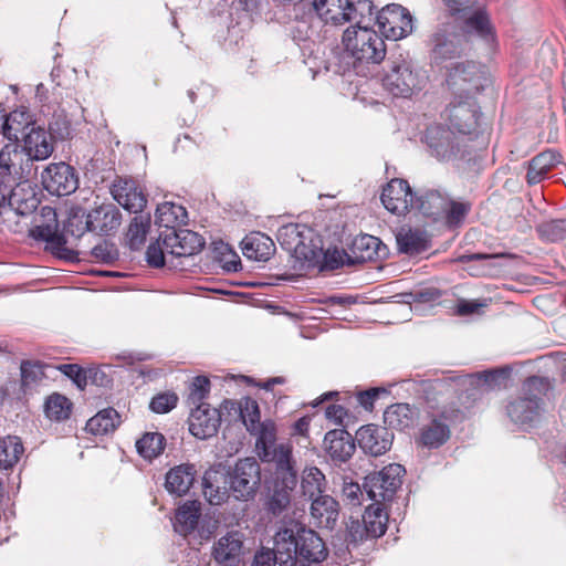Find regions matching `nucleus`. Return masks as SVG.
Returning a JSON list of instances; mask_svg holds the SVG:
<instances>
[{"mask_svg":"<svg viewBox=\"0 0 566 566\" xmlns=\"http://www.w3.org/2000/svg\"><path fill=\"white\" fill-rule=\"evenodd\" d=\"M22 143L27 156L36 161L48 159L54 150L52 136L36 125L23 135Z\"/></svg>","mask_w":566,"mask_h":566,"instance_id":"obj_20","label":"nucleus"},{"mask_svg":"<svg viewBox=\"0 0 566 566\" xmlns=\"http://www.w3.org/2000/svg\"><path fill=\"white\" fill-rule=\"evenodd\" d=\"M495 255L492 254H482V253H474V254H464L459 258H457L454 261L460 263H467L472 261H489L491 259H494Z\"/></svg>","mask_w":566,"mask_h":566,"instance_id":"obj_61","label":"nucleus"},{"mask_svg":"<svg viewBox=\"0 0 566 566\" xmlns=\"http://www.w3.org/2000/svg\"><path fill=\"white\" fill-rule=\"evenodd\" d=\"M241 250L245 258L265 262L273 255L275 244L269 235L262 232H252L242 240Z\"/></svg>","mask_w":566,"mask_h":566,"instance_id":"obj_22","label":"nucleus"},{"mask_svg":"<svg viewBox=\"0 0 566 566\" xmlns=\"http://www.w3.org/2000/svg\"><path fill=\"white\" fill-rule=\"evenodd\" d=\"M95 224L93 223V213H85L83 210H76L70 214L65 226L64 233L75 239H80L87 231H95Z\"/></svg>","mask_w":566,"mask_h":566,"instance_id":"obj_40","label":"nucleus"},{"mask_svg":"<svg viewBox=\"0 0 566 566\" xmlns=\"http://www.w3.org/2000/svg\"><path fill=\"white\" fill-rule=\"evenodd\" d=\"M150 229V216H136L128 228L127 239L132 249H138L146 240Z\"/></svg>","mask_w":566,"mask_h":566,"instance_id":"obj_46","label":"nucleus"},{"mask_svg":"<svg viewBox=\"0 0 566 566\" xmlns=\"http://www.w3.org/2000/svg\"><path fill=\"white\" fill-rule=\"evenodd\" d=\"M165 437L159 432H146L136 441V450L145 460L151 461L163 453Z\"/></svg>","mask_w":566,"mask_h":566,"instance_id":"obj_41","label":"nucleus"},{"mask_svg":"<svg viewBox=\"0 0 566 566\" xmlns=\"http://www.w3.org/2000/svg\"><path fill=\"white\" fill-rule=\"evenodd\" d=\"M177 402L178 396L175 392H160L150 400L149 408L155 413H167L177 406Z\"/></svg>","mask_w":566,"mask_h":566,"instance_id":"obj_52","label":"nucleus"},{"mask_svg":"<svg viewBox=\"0 0 566 566\" xmlns=\"http://www.w3.org/2000/svg\"><path fill=\"white\" fill-rule=\"evenodd\" d=\"M381 33L391 40H400L412 32L413 24L409 11L400 4H388L377 14Z\"/></svg>","mask_w":566,"mask_h":566,"instance_id":"obj_9","label":"nucleus"},{"mask_svg":"<svg viewBox=\"0 0 566 566\" xmlns=\"http://www.w3.org/2000/svg\"><path fill=\"white\" fill-rule=\"evenodd\" d=\"M21 160L18 143L10 140L0 150V176L3 178L18 176Z\"/></svg>","mask_w":566,"mask_h":566,"instance_id":"obj_38","label":"nucleus"},{"mask_svg":"<svg viewBox=\"0 0 566 566\" xmlns=\"http://www.w3.org/2000/svg\"><path fill=\"white\" fill-rule=\"evenodd\" d=\"M310 513L317 527L332 530L338 520L339 504L329 495H318L312 500Z\"/></svg>","mask_w":566,"mask_h":566,"instance_id":"obj_21","label":"nucleus"},{"mask_svg":"<svg viewBox=\"0 0 566 566\" xmlns=\"http://www.w3.org/2000/svg\"><path fill=\"white\" fill-rule=\"evenodd\" d=\"M32 126H35L33 115L25 107H20L7 115L2 134L9 140L18 143L19 135L29 132Z\"/></svg>","mask_w":566,"mask_h":566,"instance_id":"obj_25","label":"nucleus"},{"mask_svg":"<svg viewBox=\"0 0 566 566\" xmlns=\"http://www.w3.org/2000/svg\"><path fill=\"white\" fill-rule=\"evenodd\" d=\"M216 251L218 253V260L222 263L223 269L232 272L239 270L241 265L240 258L228 244L220 243V245L216 247Z\"/></svg>","mask_w":566,"mask_h":566,"instance_id":"obj_53","label":"nucleus"},{"mask_svg":"<svg viewBox=\"0 0 566 566\" xmlns=\"http://www.w3.org/2000/svg\"><path fill=\"white\" fill-rule=\"evenodd\" d=\"M313 9L325 23L342 25L371 14L373 4L369 0H314Z\"/></svg>","mask_w":566,"mask_h":566,"instance_id":"obj_4","label":"nucleus"},{"mask_svg":"<svg viewBox=\"0 0 566 566\" xmlns=\"http://www.w3.org/2000/svg\"><path fill=\"white\" fill-rule=\"evenodd\" d=\"M202 494L210 505L227 503L232 495L228 473L221 465L208 469L202 476Z\"/></svg>","mask_w":566,"mask_h":566,"instance_id":"obj_12","label":"nucleus"},{"mask_svg":"<svg viewBox=\"0 0 566 566\" xmlns=\"http://www.w3.org/2000/svg\"><path fill=\"white\" fill-rule=\"evenodd\" d=\"M325 486L326 479L319 469L311 467L303 471L301 488L305 495L313 500L318 495H323Z\"/></svg>","mask_w":566,"mask_h":566,"instance_id":"obj_42","label":"nucleus"},{"mask_svg":"<svg viewBox=\"0 0 566 566\" xmlns=\"http://www.w3.org/2000/svg\"><path fill=\"white\" fill-rule=\"evenodd\" d=\"M417 411L408 403H395L384 412V422L392 429L405 430L415 424Z\"/></svg>","mask_w":566,"mask_h":566,"instance_id":"obj_30","label":"nucleus"},{"mask_svg":"<svg viewBox=\"0 0 566 566\" xmlns=\"http://www.w3.org/2000/svg\"><path fill=\"white\" fill-rule=\"evenodd\" d=\"M201 516V503L197 500L184 502L176 511L175 531L188 535L192 533L199 523Z\"/></svg>","mask_w":566,"mask_h":566,"instance_id":"obj_27","label":"nucleus"},{"mask_svg":"<svg viewBox=\"0 0 566 566\" xmlns=\"http://www.w3.org/2000/svg\"><path fill=\"white\" fill-rule=\"evenodd\" d=\"M292 449L293 448L290 442L274 443L273 447H270L265 451H260L259 458L263 462H274L277 469L290 473L292 482L294 483L295 472Z\"/></svg>","mask_w":566,"mask_h":566,"instance_id":"obj_28","label":"nucleus"},{"mask_svg":"<svg viewBox=\"0 0 566 566\" xmlns=\"http://www.w3.org/2000/svg\"><path fill=\"white\" fill-rule=\"evenodd\" d=\"M38 207V199L31 186L21 184L14 187L9 197L0 189V224L17 231L21 217L32 213Z\"/></svg>","mask_w":566,"mask_h":566,"instance_id":"obj_3","label":"nucleus"},{"mask_svg":"<svg viewBox=\"0 0 566 566\" xmlns=\"http://www.w3.org/2000/svg\"><path fill=\"white\" fill-rule=\"evenodd\" d=\"M42 222L30 229V235L39 241H44L48 248L54 251L64 249L67 240L65 234L59 232V221L53 208L45 206L41 208Z\"/></svg>","mask_w":566,"mask_h":566,"instance_id":"obj_14","label":"nucleus"},{"mask_svg":"<svg viewBox=\"0 0 566 566\" xmlns=\"http://www.w3.org/2000/svg\"><path fill=\"white\" fill-rule=\"evenodd\" d=\"M558 163L559 156L555 151L547 150L538 154L528 164L527 182L530 185L538 184Z\"/></svg>","mask_w":566,"mask_h":566,"instance_id":"obj_33","label":"nucleus"},{"mask_svg":"<svg viewBox=\"0 0 566 566\" xmlns=\"http://www.w3.org/2000/svg\"><path fill=\"white\" fill-rule=\"evenodd\" d=\"M377 396L378 389H370L359 394L358 400L366 409H371Z\"/></svg>","mask_w":566,"mask_h":566,"instance_id":"obj_60","label":"nucleus"},{"mask_svg":"<svg viewBox=\"0 0 566 566\" xmlns=\"http://www.w3.org/2000/svg\"><path fill=\"white\" fill-rule=\"evenodd\" d=\"M93 223L96 228L95 232L108 234L120 226L119 212L115 208L97 209L93 211Z\"/></svg>","mask_w":566,"mask_h":566,"instance_id":"obj_45","label":"nucleus"},{"mask_svg":"<svg viewBox=\"0 0 566 566\" xmlns=\"http://www.w3.org/2000/svg\"><path fill=\"white\" fill-rule=\"evenodd\" d=\"M379 239L369 234L357 237L352 247L354 258L359 262L375 260L379 256Z\"/></svg>","mask_w":566,"mask_h":566,"instance_id":"obj_39","label":"nucleus"},{"mask_svg":"<svg viewBox=\"0 0 566 566\" xmlns=\"http://www.w3.org/2000/svg\"><path fill=\"white\" fill-rule=\"evenodd\" d=\"M227 473L235 500L248 502L255 496L261 483V469L255 459H240Z\"/></svg>","mask_w":566,"mask_h":566,"instance_id":"obj_6","label":"nucleus"},{"mask_svg":"<svg viewBox=\"0 0 566 566\" xmlns=\"http://www.w3.org/2000/svg\"><path fill=\"white\" fill-rule=\"evenodd\" d=\"M210 391V381L207 377L198 376L193 379L190 392L188 396V402L190 406L197 407L199 405H207L205 402L206 397Z\"/></svg>","mask_w":566,"mask_h":566,"instance_id":"obj_50","label":"nucleus"},{"mask_svg":"<svg viewBox=\"0 0 566 566\" xmlns=\"http://www.w3.org/2000/svg\"><path fill=\"white\" fill-rule=\"evenodd\" d=\"M467 25L488 41L493 40L492 27L489 17L482 10L476 11L467 20Z\"/></svg>","mask_w":566,"mask_h":566,"instance_id":"obj_51","label":"nucleus"},{"mask_svg":"<svg viewBox=\"0 0 566 566\" xmlns=\"http://www.w3.org/2000/svg\"><path fill=\"white\" fill-rule=\"evenodd\" d=\"M384 88L395 97L409 98L424 86L420 73L405 60L394 61L382 77Z\"/></svg>","mask_w":566,"mask_h":566,"instance_id":"obj_5","label":"nucleus"},{"mask_svg":"<svg viewBox=\"0 0 566 566\" xmlns=\"http://www.w3.org/2000/svg\"><path fill=\"white\" fill-rule=\"evenodd\" d=\"M405 469L402 465L392 463L381 471L373 472L365 478L364 490L374 503L384 505L394 499L397 490L402 483Z\"/></svg>","mask_w":566,"mask_h":566,"instance_id":"obj_7","label":"nucleus"},{"mask_svg":"<svg viewBox=\"0 0 566 566\" xmlns=\"http://www.w3.org/2000/svg\"><path fill=\"white\" fill-rule=\"evenodd\" d=\"M343 491L347 497L356 500L358 497V494L360 493V488L359 484L357 483H348L345 484Z\"/></svg>","mask_w":566,"mask_h":566,"instance_id":"obj_63","label":"nucleus"},{"mask_svg":"<svg viewBox=\"0 0 566 566\" xmlns=\"http://www.w3.org/2000/svg\"><path fill=\"white\" fill-rule=\"evenodd\" d=\"M243 546L242 535L237 532H228L213 545L212 556L218 563H233L241 554Z\"/></svg>","mask_w":566,"mask_h":566,"instance_id":"obj_26","label":"nucleus"},{"mask_svg":"<svg viewBox=\"0 0 566 566\" xmlns=\"http://www.w3.org/2000/svg\"><path fill=\"white\" fill-rule=\"evenodd\" d=\"M274 551L280 566H294L300 556L308 563H321L327 556L323 539L313 530L290 522L274 535Z\"/></svg>","mask_w":566,"mask_h":566,"instance_id":"obj_1","label":"nucleus"},{"mask_svg":"<svg viewBox=\"0 0 566 566\" xmlns=\"http://www.w3.org/2000/svg\"><path fill=\"white\" fill-rule=\"evenodd\" d=\"M255 437V451L260 455V451H265L276 443V424L273 420L266 419L262 421L255 430L249 431Z\"/></svg>","mask_w":566,"mask_h":566,"instance_id":"obj_44","label":"nucleus"},{"mask_svg":"<svg viewBox=\"0 0 566 566\" xmlns=\"http://www.w3.org/2000/svg\"><path fill=\"white\" fill-rule=\"evenodd\" d=\"M396 241L400 252L417 254L428 249V235L418 229L401 227L396 233Z\"/></svg>","mask_w":566,"mask_h":566,"instance_id":"obj_29","label":"nucleus"},{"mask_svg":"<svg viewBox=\"0 0 566 566\" xmlns=\"http://www.w3.org/2000/svg\"><path fill=\"white\" fill-rule=\"evenodd\" d=\"M342 42L345 51L358 61L379 63L385 59V42L374 29L349 27L344 31Z\"/></svg>","mask_w":566,"mask_h":566,"instance_id":"obj_2","label":"nucleus"},{"mask_svg":"<svg viewBox=\"0 0 566 566\" xmlns=\"http://www.w3.org/2000/svg\"><path fill=\"white\" fill-rule=\"evenodd\" d=\"M346 416L347 411L340 405H331L325 410V417L335 424H342Z\"/></svg>","mask_w":566,"mask_h":566,"instance_id":"obj_56","label":"nucleus"},{"mask_svg":"<svg viewBox=\"0 0 566 566\" xmlns=\"http://www.w3.org/2000/svg\"><path fill=\"white\" fill-rule=\"evenodd\" d=\"M73 409V403L71 400L59 394L53 392L46 397L43 410L45 417L51 421H64L70 418Z\"/></svg>","mask_w":566,"mask_h":566,"instance_id":"obj_37","label":"nucleus"},{"mask_svg":"<svg viewBox=\"0 0 566 566\" xmlns=\"http://www.w3.org/2000/svg\"><path fill=\"white\" fill-rule=\"evenodd\" d=\"M314 231L305 224L289 223L277 231L279 243L297 259L313 261L317 258L319 248L313 240Z\"/></svg>","mask_w":566,"mask_h":566,"instance_id":"obj_8","label":"nucleus"},{"mask_svg":"<svg viewBox=\"0 0 566 566\" xmlns=\"http://www.w3.org/2000/svg\"><path fill=\"white\" fill-rule=\"evenodd\" d=\"M324 450L335 461H347L355 450L352 436L345 430H331L324 437Z\"/></svg>","mask_w":566,"mask_h":566,"instance_id":"obj_23","label":"nucleus"},{"mask_svg":"<svg viewBox=\"0 0 566 566\" xmlns=\"http://www.w3.org/2000/svg\"><path fill=\"white\" fill-rule=\"evenodd\" d=\"M114 199L125 210L138 213L147 205V197L142 187L130 178H120L112 187Z\"/></svg>","mask_w":566,"mask_h":566,"instance_id":"obj_16","label":"nucleus"},{"mask_svg":"<svg viewBox=\"0 0 566 566\" xmlns=\"http://www.w3.org/2000/svg\"><path fill=\"white\" fill-rule=\"evenodd\" d=\"M155 218L159 227L175 231L176 227L186 223L187 211L181 205L166 201L157 206Z\"/></svg>","mask_w":566,"mask_h":566,"instance_id":"obj_32","label":"nucleus"},{"mask_svg":"<svg viewBox=\"0 0 566 566\" xmlns=\"http://www.w3.org/2000/svg\"><path fill=\"white\" fill-rule=\"evenodd\" d=\"M240 415L248 431L255 430V427L262 422L259 405L252 398H245L242 401Z\"/></svg>","mask_w":566,"mask_h":566,"instance_id":"obj_48","label":"nucleus"},{"mask_svg":"<svg viewBox=\"0 0 566 566\" xmlns=\"http://www.w3.org/2000/svg\"><path fill=\"white\" fill-rule=\"evenodd\" d=\"M381 202L389 212L403 216L415 206L416 199L409 184L395 178L384 187Z\"/></svg>","mask_w":566,"mask_h":566,"instance_id":"obj_11","label":"nucleus"},{"mask_svg":"<svg viewBox=\"0 0 566 566\" xmlns=\"http://www.w3.org/2000/svg\"><path fill=\"white\" fill-rule=\"evenodd\" d=\"M356 440L366 453L378 457L390 449L392 434L384 427L367 424L357 430Z\"/></svg>","mask_w":566,"mask_h":566,"instance_id":"obj_17","label":"nucleus"},{"mask_svg":"<svg viewBox=\"0 0 566 566\" xmlns=\"http://www.w3.org/2000/svg\"><path fill=\"white\" fill-rule=\"evenodd\" d=\"M427 202L431 208L437 211H428L424 203H421V209L424 213L430 216H443L446 222L450 227H458L461 224L471 209V205L465 201H457L441 197L438 192H430L427 195Z\"/></svg>","mask_w":566,"mask_h":566,"instance_id":"obj_13","label":"nucleus"},{"mask_svg":"<svg viewBox=\"0 0 566 566\" xmlns=\"http://www.w3.org/2000/svg\"><path fill=\"white\" fill-rule=\"evenodd\" d=\"M538 408L536 399H520L509 405L507 415L514 422L525 423L534 419Z\"/></svg>","mask_w":566,"mask_h":566,"instance_id":"obj_43","label":"nucleus"},{"mask_svg":"<svg viewBox=\"0 0 566 566\" xmlns=\"http://www.w3.org/2000/svg\"><path fill=\"white\" fill-rule=\"evenodd\" d=\"M448 81L452 86L459 88L468 84L464 91L468 94L475 95L483 88L486 78L484 71L479 65L467 63L454 66L449 74Z\"/></svg>","mask_w":566,"mask_h":566,"instance_id":"obj_19","label":"nucleus"},{"mask_svg":"<svg viewBox=\"0 0 566 566\" xmlns=\"http://www.w3.org/2000/svg\"><path fill=\"white\" fill-rule=\"evenodd\" d=\"M24 453L21 439L17 436L0 438V469H12Z\"/></svg>","mask_w":566,"mask_h":566,"instance_id":"obj_36","label":"nucleus"},{"mask_svg":"<svg viewBox=\"0 0 566 566\" xmlns=\"http://www.w3.org/2000/svg\"><path fill=\"white\" fill-rule=\"evenodd\" d=\"M43 376L40 365L24 363L21 366V378L24 386H30L39 381Z\"/></svg>","mask_w":566,"mask_h":566,"instance_id":"obj_55","label":"nucleus"},{"mask_svg":"<svg viewBox=\"0 0 566 566\" xmlns=\"http://www.w3.org/2000/svg\"><path fill=\"white\" fill-rule=\"evenodd\" d=\"M484 304L473 302V301H460L457 304V314L459 315H469L476 313Z\"/></svg>","mask_w":566,"mask_h":566,"instance_id":"obj_58","label":"nucleus"},{"mask_svg":"<svg viewBox=\"0 0 566 566\" xmlns=\"http://www.w3.org/2000/svg\"><path fill=\"white\" fill-rule=\"evenodd\" d=\"M450 120L460 133H470L476 124L478 112L474 101L459 103L450 109Z\"/></svg>","mask_w":566,"mask_h":566,"instance_id":"obj_31","label":"nucleus"},{"mask_svg":"<svg viewBox=\"0 0 566 566\" xmlns=\"http://www.w3.org/2000/svg\"><path fill=\"white\" fill-rule=\"evenodd\" d=\"M59 370H61L64 375L73 378L76 382H80L82 376V369L78 365L75 364H65L59 366Z\"/></svg>","mask_w":566,"mask_h":566,"instance_id":"obj_59","label":"nucleus"},{"mask_svg":"<svg viewBox=\"0 0 566 566\" xmlns=\"http://www.w3.org/2000/svg\"><path fill=\"white\" fill-rule=\"evenodd\" d=\"M275 555L274 548L272 551L260 552L254 557L253 566H274L275 563H279Z\"/></svg>","mask_w":566,"mask_h":566,"instance_id":"obj_57","label":"nucleus"},{"mask_svg":"<svg viewBox=\"0 0 566 566\" xmlns=\"http://www.w3.org/2000/svg\"><path fill=\"white\" fill-rule=\"evenodd\" d=\"M452 14L460 13L465 9L470 0H444Z\"/></svg>","mask_w":566,"mask_h":566,"instance_id":"obj_62","label":"nucleus"},{"mask_svg":"<svg viewBox=\"0 0 566 566\" xmlns=\"http://www.w3.org/2000/svg\"><path fill=\"white\" fill-rule=\"evenodd\" d=\"M170 255L164 245V237L161 242L151 243L146 251L147 262L155 268H160L165 264L166 258Z\"/></svg>","mask_w":566,"mask_h":566,"instance_id":"obj_54","label":"nucleus"},{"mask_svg":"<svg viewBox=\"0 0 566 566\" xmlns=\"http://www.w3.org/2000/svg\"><path fill=\"white\" fill-rule=\"evenodd\" d=\"M164 245L171 256H190L202 250L205 240L197 232L181 229L166 233Z\"/></svg>","mask_w":566,"mask_h":566,"instance_id":"obj_15","label":"nucleus"},{"mask_svg":"<svg viewBox=\"0 0 566 566\" xmlns=\"http://www.w3.org/2000/svg\"><path fill=\"white\" fill-rule=\"evenodd\" d=\"M283 384H285L284 377H273L260 384L259 386L264 390H272L274 386Z\"/></svg>","mask_w":566,"mask_h":566,"instance_id":"obj_64","label":"nucleus"},{"mask_svg":"<svg viewBox=\"0 0 566 566\" xmlns=\"http://www.w3.org/2000/svg\"><path fill=\"white\" fill-rule=\"evenodd\" d=\"M450 437V430L447 424L433 420L432 423L423 430L421 434L422 443L430 448H438Z\"/></svg>","mask_w":566,"mask_h":566,"instance_id":"obj_47","label":"nucleus"},{"mask_svg":"<svg viewBox=\"0 0 566 566\" xmlns=\"http://www.w3.org/2000/svg\"><path fill=\"white\" fill-rule=\"evenodd\" d=\"M119 423V415L113 408L98 411L86 422V431L94 436H105L113 432Z\"/></svg>","mask_w":566,"mask_h":566,"instance_id":"obj_35","label":"nucleus"},{"mask_svg":"<svg viewBox=\"0 0 566 566\" xmlns=\"http://www.w3.org/2000/svg\"><path fill=\"white\" fill-rule=\"evenodd\" d=\"M196 469L193 464L184 463L174 467L166 474L165 486L171 494L185 495L195 482Z\"/></svg>","mask_w":566,"mask_h":566,"instance_id":"obj_24","label":"nucleus"},{"mask_svg":"<svg viewBox=\"0 0 566 566\" xmlns=\"http://www.w3.org/2000/svg\"><path fill=\"white\" fill-rule=\"evenodd\" d=\"M363 523L367 535L371 537L382 536L388 523V514L385 506L379 503H373L367 506L363 515Z\"/></svg>","mask_w":566,"mask_h":566,"instance_id":"obj_34","label":"nucleus"},{"mask_svg":"<svg viewBox=\"0 0 566 566\" xmlns=\"http://www.w3.org/2000/svg\"><path fill=\"white\" fill-rule=\"evenodd\" d=\"M43 187L52 195L67 196L77 188V177L65 163L50 164L41 174Z\"/></svg>","mask_w":566,"mask_h":566,"instance_id":"obj_10","label":"nucleus"},{"mask_svg":"<svg viewBox=\"0 0 566 566\" xmlns=\"http://www.w3.org/2000/svg\"><path fill=\"white\" fill-rule=\"evenodd\" d=\"M312 423L311 416H303L295 420L290 427V436L296 443H304L307 448L311 444L310 429Z\"/></svg>","mask_w":566,"mask_h":566,"instance_id":"obj_49","label":"nucleus"},{"mask_svg":"<svg viewBox=\"0 0 566 566\" xmlns=\"http://www.w3.org/2000/svg\"><path fill=\"white\" fill-rule=\"evenodd\" d=\"M220 426V413L210 405H199L191 410L189 416V431L198 439H207L214 436Z\"/></svg>","mask_w":566,"mask_h":566,"instance_id":"obj_18","label":"nucleus"}]
</instances>
